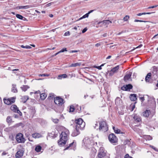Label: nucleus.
Instances as JSON below:
<instances>
[{"instance_id":"dca6fc26","label":"nucleus","mask_w":158,"mask_h":158,"mask_svg":"<svg viewBox=\"0 0 158 158\" xmlns=\"http://www.w3.org/2000/svg\"><path fill=\"white\" fill-rule=\"evenodd\" d=\"M132 73L131 72H129L124 77V81H127L130 79Z\"/></svg>"},{"instance_id":"052dcab7","label":"nucleus","mask_w":158,"mask_h":158,"mask_svg":"<svg viewBox=\"0 0 158 158\" xmlns=\"http://www.w3.org/2000/svg\"><path fill=\"white\" fill-rule=\"evenodd\" d=\"M40 93V91L39 90H38V91H35V92L34 93L35 94H36L39 93Z\"/></svg>"},{"instance_id":"72a5a7b5","label":"nucleus","mask_w":158,"mask_h":158,"mask_svg":"<svg viewBox=\"0 0 158 158\" xmlns=\"http://www.w3.org/2000/svg\"><path fill=\"white\" fill-rule=\"evenodd\" d=\"M89 15L88 14V13H86V14H85V15H84L82 17L80 18L79 19V20H81V19H84V18H86L88 17L89 16Z\"/></svg>"},{"instance_id":"c9c22d12","label":"nucleus","mask_w":158,"mask_h":158,"mask_svg":"<svg viewBox=\"0 0 158 158\" xmlns=\"http://www.w3.org/2000/svg\"><path fill=\"white\" fill-rule=\"evenodd\" d=\"M74 142L73 141L72 143H70L68 147H66L64 149V150H66L68 149V148L72 146L73 144H74Z\"/></svg>"},{"instance_id":"9b49d317","label":"nucleus","mask_w":158,"mask_h":158,"mask_svg":"<svg viewBox=\"0 0 158 158\" xmlns=\"http://www.w3.org/2000/svg\"><path fill=\"white\" fill-rule=\"evenodd\" d=\"M42 146L43 144L42 143H40L35 145V151L37 152H42L43 150L42 148Z\"/></svg>"},{"instance_id":"b1692460","label":"nucleus","mask_w":158,"mask_h":158,"mask_svg":"<svg viewBox=\"0 0 158 158\" xmlns=\"http://www.w3.org/2000/svg\"><path fill=\"white\" fill-rule=\"evenodd\" d=\"M30 6L27 5L25 6H19L17 7V9H27L31 7Z\"/></svg>"},{"instance_id":"f3484780","label":"nucleus","mask_w":158,"mask_h":158,"mask_svg":"<svg viewBox=\"0 0 158 158\" xmlns=\"http://www.w3.org/2000/svg\"><path fill=\"white\" fill-rule=\"evenodd\" d=\"M80 129L76 128V130H75L72 133V135L73 136H76L78 135L79 134V130Z\"/></svg>"},{"instance_id":"4d7b16f0","label":"nucleus","mask_w":158,"mask_h":158,"mask_svg":"<svg viewBox=\"0 0 158 158\" xmlns=\"http://www.w3.org/2000/svg\"><path fill=\"white\" fill-rule=\"evenodd\" d=\"M148 139V140H151L152 139V137L150 135H148L147 136Z\"/></svg>"},{"instance_id":"13d9d810","label":"nucleus","mask_w":158,"mask_h":158,"mask_svg":"<svg viewBox=\"0 0 158 158\" xmlns=\"http://www.w3.org/2000/svg\"><path fill=\"white\" fill-rule=\"evenodd\" d=\"M52 2H50V3H49L48 4H47L46 6H50L51 5H52Z\"/></svg>"},{"instance_id":"aec40b11","label":"nucleus","mask_w":158,"mask_h":158,"mask_svg":"<svg viewBox=\"0 0 158 158\" xmlns=\"http://www.w3.org/2000/svg\"><path fill=\"white\" fill-rule=\"evenodd\" d=\"M16 16L17 18L20 19L22 20L23 21H27V20L26 18L23 17V16L17 14L16 15Z\"/></svg>"},{"instance_id":"cd10ccee","label":"nucleus","mask_w":158,"mask_h":158,"mask_svg":"<svg viewBox=\"0 0 158 158\" xmlns=\"http://www.w3.org/2000/svg\"><path fill=\"white\" fill-rule=\"evenodd\" d=\"M12 87V91L14 93H17L18 92L17 89L16 87V85H15L13 84Z\"/></svg>"},{"instance_id":"37998d69","label":"nucleus","mask_w":158,"mask_h":158,"mask_svg":"<svg viewBox=\"0 0 158 158\" xmlns=\"http://www.w3.org/2000/svg\"><path fill=\"white\" fill-rule=\"evenodd\" d=\"M134 22H146L145 21H143V20H137V19L135 20H134Z\"/></svg>"},{"instance_id":"20e7f679","label":"nucleus","mask_w":158,"mask_h":158,"mask_svg":"<svg viewBox=\"0 0 158 158\" xmlns=\"http://www.w3.org/2000/svg\"><path fill=\"white\" fill-rule=\"evenodd\" d=\"M76 127L80 129H82L85 126V123L83 124V121L81 118L77 119L75 121Z\"/></svg>"},{"instance_id":"e433bc0d","label":"nucleus","mask_w":158,"mask_h":158,"mask_svg":"<svg viewBox=\"0 0 158 158\" xmlns=\"http://www.w3.org/2000/svg\"><path fill=\"white\" fill-rule=\"evenodd\" d=\"M129 18V16L128 15H126L123 18V20L125 21H127Z\"/></svg>"},{"instance_id":"2f4dec72","label":"nucleus","mask_w":158,"mask_h":158,"mask_svg":"<svg viewBox=\"0 0 158 158\" xmlns=\"http://www.w3.org/2000/svg\"><path fill=\"white\" fill-rule=\"evenodd\" d=\"M113 129L115 133L117 134L120 133V131L119 129H118L117 128H115L114 127H113Z\"/></svg>"},{"instance_id":"ddd939ff","label":"nucleus","mask_w":158,"mask_h":158,"mask_svg":"<svg viewBox=\"0 0 158 158\" xmlns=\"http://www.w3.org/2000/svg\"><path fill=\"white\" fill-rule=\"evenodd\" d=\"M103 148H101L100 149V151L98 154V156L99 158H102L106 156V152L103 149Z\"/></svg>"},{"instance_id":"e2e57ef3","label":"nucleus","mask_w":158,"mask_h":158,"mask_svg":"<svg viewBox=\"0 0 158 158\" xmlns=\"http://www.w3.org/2000/svg\"><path fill=\"white\" fill-rule=\"evenodd\" d=\"M111 56H109L106 58V59H109L110 58H111Z\"/></svg>"},{"instance_id":"8fccbe9b","label":"nucleus","mask_w":158,"mask_h":158,"mask_svg":"<svg viewBox=\"0 0 158 158\" xmlns=\"http://www.w3.org/2000/svg\"><path fill=\"white\" fill-rule=\"evenodd\" d=\"M87 30V27L85 28L82 31V33H84Z\"/></svg>"},{"instance_id":"de8ad7c7","label":"nucleus","mask_w":158,"mask_h":158,"mask_svg":"<svg viewBox=\"0 0 158 158\" xmlns=\"http://www.w3.org/2000/svg\"><path fill=\"white\" fill-rule=\"evenodd\" d=\"M139 98L142 101H143L144 100V97L141 96V95L139 96Z\"/></svg>"},{"instance_id":"f03ea898","label":"nucleus","mask_w":158,"mask_h":158,"mask_svg":"<svg viewBox=\"0 0 158 158\" xmlns=\"http://www.w3.org/2000/svg\"><path fill=\"white\" fill-rule=\"evenodd\" d=\"M98 129L99 131L102 132H105L108 130V127L107 123L105 121H102L99 123Z\"/></svg>"},{"instance_id":"423d86ee","label":"nucleus","mask_w":158,"mask_h":158,"mask_svg":"<svg viewBox=\"0 0 158 158\" xmlns=\"http://www.w3.org/2000/svg\"><path fill=\"white\" fill-rule=\"evenodd\" d=\"M15 98L11 97L6 99L4 98L3 99L5 103L8 105H9L14 103L15 101Z\"/></svg>"},{"instance_id":"473e14b6","label":"nucleus","mask_w":158,"mask_h":158,"mask_svg":"<svg viewBox=\"0 0 158 158\" xmlns=\"http://www.w3.org/2000/svg\"><path fill=\"white\" fill-rule=\"evenodd\" d=\"M59 77V79H61L62 78H66L67 77V76L66 74H63L61 75H59L58 76Z\"/></svg>"},{"instance_id":"338daca9","label":"nucleus","mask_w":158,"mask_h":158,"mask_svg":"<svg viewBox=\"0 0 158 158\" xmlns=\"http://www.w3.org/2000/svg\"><path fill=\"white\" fill-rule=\"evenodd\" d=\"M107 35V33H105L102 36L103 37H106Z\"/></svg>"},{"instance_id":"f8f14e48","label":"nucleus","mask_w":158,"mask_h":158,"mask_svg":"<svg viewBox=\"0 0 158 158\" xmlns=\"http://www.w3.org/2000/svg\"><path fill=\"white\" fill-rule=\"evenodd\" d=\"M11 109L15 112H17L19 113L20 115H21V112L18 109V108L15 105H13L11 106L10 107Z\"/></svg>"},{"instance_id":"3c124183","label":"nucleus","mask_w":158,"mask_h":158,"mask_svg":"<svg viewBox=\"0 0 158 158\" xmlns=\"http://www.w3.org/2000/svg\"><path fill=\"white\" fill-rule=\"evenodd\" d=\"M153 38L158 39V34L157 35H155L152 39Z\"/></svg>"},{"instance_id":"39448f33","label":"nucleus","mask_w":158,"mask_h":158,"mask_svg":"<svg viewBox=\"0 0 158 158\" xmlns=\"http://www.w3.org/2000/svg\"><path fill=\"white\" fill-rule=\"evenodd\" d=\"M17 141L19 143H24L25 142V139L23 138V134L19 133L16 135V137Z\"/></svg>"},{"instance_id":"f257e3e1","label":"nucleus","mask_w":158,"mask_h":158,"mask_svg":"<svg viewBox=\"0 0 158 158\" xmlns=\"http://www.w3.org/2000/svg\"><path fill=\"white\" fill-rule=\"evenodd\" d=\"M69 134V131L68 129H64L63 130L60 135V139L58 141L59 145L62 146L66 144Z\"/></svg>"},{"instance_id":"393cba45","label":"nucleus","mask_w":158,"mask_h":158,"mask_svg":"<svg viewBox=\"0 0 158 158\" xmlns=\"http://www.w3.org/2000/svg\"><path fill=\"white\" fill-rule=\"evenodd\" d=\"M150 113V111L149 110H146L143 113V115L144 116L146 117H148L149 115V114Z\"/></svg>"},{"instance_id":"0e129e2a","label":"nucleus","mask_w":158,"mask_h":158,"mask_svg":"<svg viewBox=\"0 0 158 158\" xmlns=\"http://www.w3.org/2000/svg\"><path fill=\"white\" fill-rule=\"evenodd\" d=\"M94 11V10H90V11H89V12L88 13V14H89L90 13H91V12H93V11Z\"/></svg>"},{"instance_id":"bb28decb","label":"nucleus","mask_w":158,"mask_h":158,"mask_svg":"<svg viewBox=\"0 0 158 158\" xmlns=\"http://www.w3.org/2000/svg\"><path fill=\"white\" fill-rule=\"evenodd\" d=\"M29 87L26 85H23V86L21 87V89H22L23 91H25L27 89H29Z\"/></svg>"},{"instance_id":"a18cd8bd","label":"nucleus","mask_w":158,"mask_h":158,"mask_svg":"<svg viewBox=\"0 0 158 158\" xmlns=\"http://www.w3.org/2000/svg\"><path fill=\"white\" fill-rule=\"evenodd\" d=\"M142 46V44H140L139 46H138V47H136L135 48L133 49H132L131 51H131H133V50H134L135 48H140Z\"/></svg>"},{"instance_id":"6e6d98bb","label":"nucleus","mask_w":158,"mask_h":158,"mask_svg":"<svg viewBox=\"0 0 158 158\" xmlns=\"http://www.w3.org/2000/svg\"><path fill=\"white\" fill-rule=\"evenodd\" d=\"M49 97H52V98H53L54 97L53 95L52 94H49Z\"/></svg>"},{"instance_id":"5701e85b","label":"nucleus","mask_w":158,"mask_h":158,"mask_svg":"<svg viewBox=\"0 0 158 158\" xmlns=\"http://www.w3.org/2000/svg\"><path fill=\"white\" fill-rule=\"evenodd\" d=\"M130 97L131 101H135L137 99L136 95L135 94L131 95Z\"/></svg>"},{"instance_id":"603ef678","label":"nucleus","mask_w":158,"mask_h":158,"mask_svg":"<svg viewBox=\"0 0 158 158\" xmlns=\"http://www.w3.org/2000/svg\"><path fill=\"white\" fill-rule=\"evenodd\" d=\"M135 104H134V105H132V108H131V110L132 111H133L134 108H135Z\"/></svg>"},{"instance_id":"a19ab883","label":"nucleus","mask_w":158,"mask_h":158,"mask_svg":"<svg viewBox=\"0 0 158 158\" xmlns=\"http://www.w3.org/2000/svg\"><path fill=\"white\" fill-rule=\"evenodd\" d=\"M94 68H96L98 69L99 70H101L102 69V67L100 66H94Z\"/></svg>"},{"instance_id":"4be33fe9","label":"nucleus","mask_w":158,"mask_h":158,"mask_svg":"<svg viewBox=\"0 0 158 158\" xmlns=\"http://www.w3.org/2000/svg\"><path fill=\"white\" fill-rule=\"evenodd\" d=\"M134 119L135 121L137 122H139L141 121V117L137 115L134 116Z\"/></svg>"},{"instance_id":"9d476101","label":"nucleus","mask_w":158,"mask_h":158,"mask_svg":"<svg viewBox=\"0 0 158 158\" xmlns=\"http://www.w3.org/2000/svg\"><path fill=\"white\" fill-rule=\"evenodd\" d=\"M119 69V65H117L113 68L110 71H108L109 72V75L110 76H112L113 75L114 73H117Z\"/></svg>"},{"instance_id":"774afa93","label":"nucleus","mask_w":158,"mask_h":158,"mask_svg":"<svg viewBox=\"0 0 158 158\" xmlns=\"http://www.w3.org/2000/svg\"><path fill=\"white\" fill-rule=\"evenodd\" d=\"M21 47L23 48H25V47H26V46H24V45H21Z\"/></svg>"},{"instance_id":"2eb2a0df","label":"nucleus","mask_w":158,"mask_h":158,"mask_svg":"<svg viewBox=\"0 0 158 158\" xmlns=\"http://www.w3.org/2000/svg\"><path fill=\"white\" fill-rule=\"evenodd\" d=\"M115 104L117 106H120L122 105V100L119 97H117L115 100Z\"/></svg>"},{"instance_id":"680f3d73","label":"nucleus","mask_w":158,"mask_h":158,"mask_svg":"<svg viewBox=\"0 0 158 158\" xmlns=\"http://www.w3.org/2000/svg\"><path fill=\"white\" fill-rule=\"evenodd\" d=\"M80 52L79 50H73V52Z\"/></svg>"},{"instance_id":"7c9ffc66","label":"nucleus","mask_w":158,"mask_h":158,"mask_svg":"<svg viewBox=\"0 0 158 158\" xmlns=\"http://www.w3.org/2000/svg\"><path fill=\"white\" fill-rule=\"evenodd\" d=\"M154 12H147V13H139L137 15L138 16H141L142 15H145L146 14L150 15L152 13H154Z\"/></svg>"},{"instance_id":"a878e982","label":"nucleus","mask_w":158,"mask_h":158,"mask_svg":"<svg viewBox=\"0 0 158 158\" xmlns=\"http://www.w3.org/2000/svg\"><path fill=\"white\" fill-rule=\"evenodd\" d=\"M28 99L29 97L28 96H24L22 98V102L23 103H25Z\"/></svg>"},{"instance_id":"49530a36","label":"nucleus","mask_w":158,"mask_h":158,"mask_svg":"<svg viewBox=\"0 0 158 158\" xmlns=\"http://www.w3.org/2000/svg\"><path fill=\"white\" fill-rule=\"evenodd\" d=\"M158 5H155V6H150L148 8V9H151V8H153L155 7H156L158 6Z\"/></svg>"},{"instance_id":"69168bd1","label":"nucleus","mask_w":158,"mask_h":158,"mask_svg":"<svg viewBox=\"0 0 158 158\" xmlns=\"http://www.w3.org/2000/svg\"><path fill=\"white\" fill-rule=\"evenodd\" d=\"M78 27H79V26H78L77 27H74L73 29L76 30H77Z\"/></svg>"},{"instance_id":"6ab92c4d","label":"nucleus","mask_w":158,"mask_h":158,"mask_svg":"<svg viewBox=\"0 0 158 158\" xmlns=\"http://www.w3.org/2000/svg\"><path fill=\"white\" fill-rule=\"evenodd\" d=\"M23 153L21 151H18L16 154L15 156L17 158H20L22 157Z\"/></svg>"},{"instance_id":"c85d7f7f","label":"nucleus","mask_w":158,"mask_h":158,"mask_svg":"<svg viewBox=\"0 0 158 158\" xmlns=\"http://www.w3.org/2000/svg\"><path fill=\"white\" fill-rule=\"evenodd\" d=\"M47 97V95L44 93L40 94V98L42 100H44Z\"/></svg>"},{"instance_id":"0eeeda50","label":"nucleus","mask_w":158,"mask_h":158,"mask_svg":"<svg viewBox=\"0 0 158 158\" xmlns=\"http://www.w3.org/2000/svg\"><path fill=\"white\" fill-rule=\"evenodd\" d=\"M54 102L56 105L59 106H61L64 103V100L60 97H56L54 99Z\"/></svg>"},{"instance_id":"a211bd4d","label":"nucleus","mask_w":158,"mask_h":158,"mask_svg":"<svg viewBox=\"0 0 158 158\" xmlns=\"http://www.w3.org/2000/svg\"><path fill=\"white\" fill-rule=\"evenodd\" d=\"M151 73H148L146 77L145 80L146 82H150L151 80Z\"/></svg>"},{"instance_id":"09e8293b","label":"nucleus","mask_w":158,"mask_h":158,"mask_svg":"<svg viewBox=\"0 0 158 158\" xmlns=\"http://www.w3.org/2000/svg\"><path fill=\"white\" fill-rule=\"evenodd\" d=\"M124 158H132L129 155L127 154L125 155L124 157Z\"/></svg>"},{"instance_id":"864d4df0","label":"nucleus","mask_w":158,"mask_h":158,"mask_svg":"<svg viewBox=\"0 0 158 158\" xmlns=\"http://www.w3.org/2000/svg\"><path fill=\"white\" fill-rule=\"evenodd\" d=\"M31 47L29 45H26L25 48L26 49H31Z\"/></svg>"},{"instance_id":"f704fd0d","label":"nucleus","mask_w":158,"mask_h":158,"mask_svg":"<svg viewBox=\"0 0 158 158\" xmlns=\"http://www.w3.org/2000/svg\"><path fill=\"white\" fill-rule=\"evenodd\" d=\"M74 110V107L73 106H71L70 107L69 112H73Z\"/></svg>"},{"instance_id":"4c0bfd02","label":"nucleus","mask_w":158,"mask_h":158,"mask_svg":"<svg viewBox=\"0 0 158 158\" xmlns=\"http://www.w3.org/2000/svg\"><path fill=\"white\" fill-rule=\"evenodd\" d=\"M11 118L10 117L8 116L6 118V121L8 123H10L11 122Z\"/></svg>"},{"instance_id":"bf43d9fd","label":"nucleus","mask_w":158,"mask_h":158,"mask_svg":"<svg viewBox=\"0 0 158 158\" xmlns=\"http://www.w3.org/2000/svg\"><path fill=\"white\" fill-rule=\"evenodd\" d=\"M101 45V44L100 43H97L95 44V46L96 47H98L100 46Z\"/></svg>"},{"instance_id":"c756f323","label":"nucleus","mask_w":158,"mask_h":158,"mask_svg":"<svg viewBox=\"0 0 158 158\" xmlns=\"http://www.w3.org/2000/svg\"><path fill=\"white\" fill-rule=\"evenodd\" d=\"M81 64L79 63H77L74 64H72L70 66V67H75L77 66H80Z\"/></svg>"},{"instance_id":"5fc2aeb1","label":"nucleus","mask_w":158,"mask_h":158,"mask_svg":"<svg viewBox=\"0 0 158 158\" xmlns=\"http://www.w3.org/2000/svg\"><path fill=\"white\" fill-rule=\"evenodd\" d=\"M98 126V123H96L95 124V126H94V128H96V129H97V127Z\"/></svg>"},{"instance_id":"79ce46f5","label":"nucleus","mask_w":158,"mask_h":158,"mask_svg":"<svg viewBox=\"0 0 158 158\" xmlns=\"http://www.w3.org/2000/svg\"><path fill=\"white\" fill-rule=\"evenodd\" d=\"M70 35V32L69 31L66 32L64 34V36H68Z\"/></svg>"},{"instance_id":"c03bdc74","label":"nucleus","mask_w":158,"mask_h":158,"mask_svg":"<svg viewBox=\"0 0 158 158\" xmlns=\"http://www.w3.org/2000/svg\"><path fill=\"white\" fill-rule=\"evenodd\" d=\"M53 121L55 123H57L59 122V120L57 119H55L53 120Z\"/></svg>"},{"instance_id":"7ed1b4c3","label":"nucleus","mask_w":158,"mask_h":158,"mask_svg":"<svg viewBox=\"0 0 158 158\" xmlns=\"http://www.w3.org/2000/svg\"><path fill=\"white\" fill-rule=\"evenodd\" d=\"M82 142V145L88 147H90V146L94 145L93 141L92 138H89L88 137H86L83 139Z\"/></svg>"},{"instance_id":"58836bf2","label":"nucleus","mask_w":158,"mask_h":158,"mask_svg":"<svg viewBox=\"0 0 158 158\" xmlns=\"http://www.w3.org/2000/svg\"><path fill=\"white\" fill-rule=\"evenodd\" d=\"M39 76H41V77H45V76H49V74H40L39 75Z\"/></svg>"},{"instance_id":"412c9836","label":"nucleus","mask_w":158,"mask_h":158,"mask_svg":"<svg viewBox=\"0 0 158 158\" xmlns=\"http://www.w3.org/2000/svg\"><path fill=\"white\" fill-rule=\"evenodd\" d=\"M32 137L35 138H38L42 137V135L38 133H35L32 135Z\"/></svg>"},{"instance_id":"4468645a","label":"nucleus","mask_w":158,"mask_h":158,"mask_svg":"<svg viewBox=\"0 0 158 158\" xmlns=\"http://www.w3.org/2000/svg\"><path fill=\"white\" fill-rule=\"evenodd\" d=\"M132 86L131 84H128L124 85L122 87V90H127L128 89H131Z\"/></svg>"},{"instance_id":"6e6552de","label":"nucleus","mask_w":158,"mask_h":158,"mask_svg":"<svg viewBox=\"0 0 158 158\" xmlns=\"http://www.w3.org/2000/svg\"><path fill=\"white\" fill-rule=\"evenodd\" d=\"M112 22L109 20H105L100 21L97 24L99 25L100 27H102L103 26H106L107 27V25L110 23H111Z\"/></svg>"},{"instance_id":"1a4fd4ad","label":"nucleus","mask_w":158,"mask_h":158,"mask_svg":"<svg viewBox=\"0 0 158 158\" xmlns=\"http://www.w3.org/2000/svg\"><path fill=\"white\" fill-rule=\"evenodd\" d=\"M108 138L110 141L112 143H116L117 142V138L113 134H110Z\"/></svg>"},{"instance_id":"ea45409f","label":"nucleus","mask_w":158,"mask_h":158,"mask_svg":"<svg viewBox=\"0 0 158 158\" xmlns=\"http://www.w3.org/2000/svg\"><path fill=\"white\" fill-rule=\"evenodd\" d=\"M65 51H67V50L66 48H63L60 51V53L64 52Z\"/></svg>"}]
</instances>
